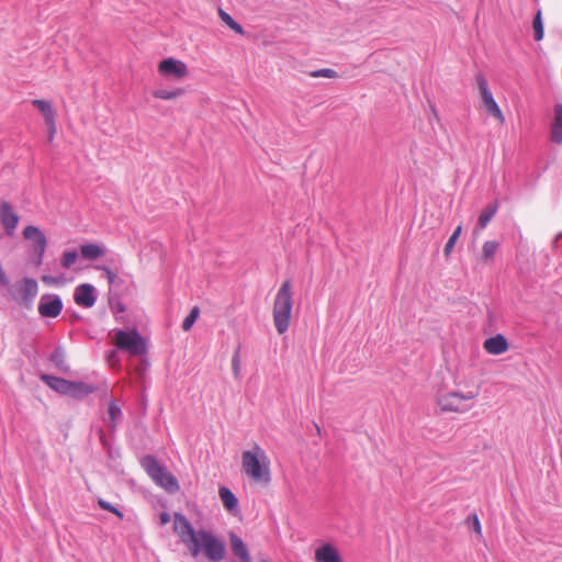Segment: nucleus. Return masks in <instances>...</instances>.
Segmentation results:
<instances>
[{
	"label": "nucleus",
	"mask_w": 562,
	"mask_h": 562,
	"mask_svg": "<svg viewBox=\"0 0 562 562\" xmlns=\"http://www.w3.org/2000/svg\"><path fill=\"white\" fill-rule=\"evenodd\" d=\"M173 531L191 557L198 558L203 553L209 562H222L225 558V543L209 530H194L190 520L180 513L173 515Z\"/></svg>",
	"instance_id": "f257e3e1"
},
{
	"label": "nucleus",
	"mask_w": 562,
	"mask_h": 562,
	"mask_svg": "<svg viewBox=\"0 0 562 562\" xmlns=\"http://www.w3.org/2000/svg\"><path fill=\"white\" fill-rule=\"evenodd\" d=\"M243 471L255 482L268 484L270 476V461L266 451L255 445L251 450L241 454Z\"/></svg>",
	"instance_id": "f03ea898"
},
{
	"label": "nucleus",
	"mask_w": 562,
	"mask_h": 562,
	"mask_svg": "<svg viewBox=\"0 0 562 562\" xmlns=\"http://www.w3.org/2000/svg\"><path fill=\"white\" fill-rule=\"evenodd\" d=\"M292 306L291 283L286 280L278 290L273 303V323L280 335L284 334L289 328Z\"/></svg>",
	"instance_id": "7ed1b4c3"
},
{
	"label": "nucleus",
	"mask_w": 562,
	"mask_h": 562,
	"mask_svg": "<svg viewBox=\"0 0 562 562\" xmlns=\"http://www.w3.org/2000/svg\"><path fill=\"white\" fill-rule=\"evenodd\" d=\"M140 464L151 480L167 492L175 493L179 490L177 479L155 457H144Z\"/></svg>",
	"instance_id": "20e7f679"
},
{
	"label": "nucleus",
	"mask_w": 562,
	"mask_h": 562,
	"mask_svg": "<svg viewBox=\"0 0 562 562\" xmlns=\"http://www.w3.org/2000/svg\"><path fill=\"white\" fill-rule=\"evenodd\" d=\"M114 344L131 356H143L147 352L146 341L137 329H117L114 334Z\"/></svg>",
	"instance_id": "39448f33"
},
{
	"label": "nucleus",
	"mask_w": 562,
	"mask_h": 562,
	"mask_svg": "<svg viewBox=\"0 0 562 562\" xmlns=\"http://www.w3.org/2000/svg\"><path fill=\"white\" fill-rule=\"evenodd\" d=\"M477 395V392L472 391L467 393L452 391L438 395L437 404L442 412L465 413L472 407L468 402Z\"/></svg>",
	"instance_id": "423d86ee"
},
{
	"label": "nucleus",
	"mask_w": 562,
	"mask_h": 562,
	"mask_svg": "<svg viewBox=\"0 0 562 562\" xmlns=\"http://www.w3.org/2000/svg\"><path fill=\"white\" fill-rule=\"evenodd\" d=\"M38 292L35 279L25 277L20 282L9 288L11 299L19 305L30 310Z\"/></svg>",
	"instance_id": "0eeeda50"
},
{
	"label": "nucleus",
	"mask_w": 562,
	"mask_h": 562,
	"mask_svg": "<svg viewBox=\"0 0 562 562\" xmlns=\"http://www.w3.org/2000/svg\"><path fill=\"white\" fill-rule=\"evenodd\" d=\"M476 83L480 90L482 103L485 111L487 112L488 115L495 117L501 124H503L505 122V117L488 88L487 80L485 79L484 76L477 75Z\"/></svg>",
	"instance_id": "6e6552de"
},
{
	"label": "nucleus",
	"mask_w": 562,
	"mask_h": 562,
	"mask_svg": "<svg viewBox=\"0 0 562 562\" xmlns=\"http://www.w3.org/2000/svg\"><path fill=\"white\" fill-rule=\"evenodd\" d=\"M37 310L42 317L55 318L63 311V301L57 294H43Z\"/></svg>",
	"instance_id": "1a4fd4ad"
},
{
	"label": "nucleus",
	"mask_w": 562,
	"mask_h": 562,
	"mask_svg": "<svg viewBox=\"0 0 562 562\" xmlns=\"http://www.w3.org/2000/svg\"><path fill=\"white\" fill-rule=\"evenodd\" d=\"M20 216L13 205L8 201L0 202V223L8 236H13L19 224Z\"/></svg>",
	"instance_id": "9d476101"
},
{
	"label": "nucleus",
	"mask_w": 562,
	"mask_h": 562,
	"mask_svg": "<svg viewBox=\"0 0 562 562\" xmlns=\"http://www.w3.org/2000/svg\"><path fill=\"white\" fill-rule=\"evenodd\" d=\"M23 236L25 239L33 240V250L37 256V263H42L47 246V239L44 233L38 227L29 225L23 229Z\"/></svg>",
	"instance_id": "9b49d317"
},
{
	"label": "nucleus",
	"mask_w": 562,
	"mask_h": 562,
	"mask_svg": "<svg viewBox=\"0 0 562 562\" xmlns=\"http://www.w3.org/2000/svg\"><path fill=\"white\" fill-rule=\"evenodd\" d=\"M158 71L165 77L182 79L188 75V67L183 61L169 57L159 63Z\"/></svg>",
	"instance_id": "f8f14e48"
},
{
	"label": "nucleus",
	"mask_w": 562,
	"mask_h": 562,
	"mask_svg": "<svg viewBox=\"0 0 562 562\" xmlns=\"http://www.w3.org/2000/svg\"><path fill=\"white\" fill-rule=\"evenodd\" d=\"M74 301L81 307H92L97 302L95 288L90 283L77 285L74 292Z\"/></svg>",
	"instance_id": "ddd939ff"
},
{
	"label": "nucleus",
	"mask_w": 562,
	"mask_h": 562,
	"mask_svg": "<svg viewBox=\"0 0 562 562\" xmlns=\"http://www.w3.org/2000/svg\"><path fill=\"white\" fill-rule=\"evenodd\" d=\"M229 544L232 553L236 558H238L241 562H251V557L246 543L235 532H229Z\"/></svg>",
	"instance_id": "4468645a"
},
{
	"label": "nucleus",
	"mask_w": 562,
	"mask_h": 562,
	"mask_svg": "<svg viewBox=\"0 0 562 562\" xmlns=\"http://www.w3.org/2000/svg\"><path fill=\"white\" fill-rule=\"evenodd\" d=\"M553 121L550 127V139L551 142L561 145L562 144V103H558L553 108Z\"/></svg>",
	"instance_id": "2eb2a0df"
},
{
	"label": "nucleus",
	"mask_w": 562,
	"mask_h": 562,
	"mask_svg": "<svg viewBox=\"0 0 562 562\" xmlns=\"http://www.w3.org/2000/svg\"><path fill=\"white\" fill-rule=\"evenodd\" d=\"M483 346L486 352L495 356L502 355L508 350L507 339L502 334L487 338Z\"/></svg>",
	"instance_id": "dca6fc26"
},
{
	"label": "nucleus",
	"mask_w": 562,
	"mask_h": 562,
	"mask_svg": "<svg viewBox=\"0 0 562 562\" xmlns=\"http://www.w3.org/2000/svg\"><path fill=\"white\" fill-rule=\"evenodd\" d=\"M41 380L55 392L67 395L69 393L70 382L69 380L58 378L49 374H42Z\"/></svg>",
	"instance_id": "f3484780"
},
{
	"label": "nucleus",
	"mask_w": 562,
	"mask_h": 562,
	"mask_svg": "<svg viewBox=\"0 0 562 562\" xmlns=\"http://www.w3.org/2000/svg\"><path fill=\"white\" fill-rule=\"evenodd\" d=\"M316 562H340L338 550L330 543H326L315 551Z\"/></svg>",
	"instance_id": "a211bd4d"
},
{
	"label": "nucleus",
	"mask_w": 562,
	"mask_h": 562,
	"mask_svg": "<svg viewBox=\"0 0 562 562\" xmlns=\"http://www.w3.org/2000/svg\"><path fill=\"white\" fill-rule=\"evenodd\" d=\"M95 391H97V387L94 385H91V384H88L85 382H80V381H71L70 387H69V393H67V395L72 398H76V400H81V398L94 393Z\"/></svg>",
	"instance_id": "6ab92c4d"
},
{
	"label": "nucleus",
	"mask_w": 562,
	"mask_h": 562,
	"mask_svg": "<svg viewBox=\"0 0 562 562\" xmlns=\"http://www.w3.org/2000/svg\"><path fill=\"white\" fill-rule=\"evenodd\" d=\"M105 250L104 246L98 244H85L80 246V254L82 258L87 260H97L104 256Z\"/></svg>",
	"instance_id": "aec40b11"
},
{
	"label": "nucleus",
	"mask_w": 562,
	"mask_h": 562,
	"mask_svg": "<svg viewBox=\"0 0 562 562\" xmlns=\"http://www.w3.org/2000/svg\"><path fill=\"white\" fill-rule=\"evenodd\" d=\"M50 361L60 372L68 373L70 371V367L66 362V355L63 348L58 347L52 352Z\"/></svg>",
	"instance_id": "412c9836"
},
{
	"label": "nucleus",
	"mask_w": 562,
	"mask_h": 562,
	"mask_svg": "<svg viewBox=\"0 0 562 562\" xmlns=\"http://www.w3.org/2000/svg\"><path fill=\"white\" fill-rule=\"evenodd\" d=\"M33 105L44 115L45 123H52V120L55 119V111L52 104L46 100H33Z\"/></svg>",
	"instance_id": "4be33fe9"
},
{
	"label": "nucleus",
	"mask_w": 562,
	"mask_h": 562,
	"mask_svg": "<svg viewBox=\"0 0 562 562\" xmlns=\"http://www.w3.org/2000/svg\"><path fill=\"white\" fill-rule=\"evenodd\" d=\"M498 209L497 202L488 204L480 214L477 220V226L485 228L491 220L494 217Z\"/></svg>",
	"instance_id": "5701e85b"
},
{
	"label": "nucleus",
	"mask_w": 562,
	"mask_h": 562,
	"mask_svg": "<svg viewBox=\"0 0 562 562\" xmlns=\"http://www.w3.org/2000/svg\"><path fill=\"white\" fill-rule=\"evenodd\" d=\"M218 493L221 501L226 509L233 510L237 507L238 499L228 487H221Z\"/></svg>",
	"instance_id": "b1692460"
},
{
	"label": "nucleus",
	"mask_w": 562,
	"mask_h": 562,
	"mask_svg": "<svg viewBox=\"0 0 562 562\" xmlns=\"http://www.w3.org/2000/svg\"><path fill=\"white\" fill-rule=\"evenodd\" d=\"M498 243L494 240H486L482 247V260L484 263H488L495 257L498 249Z\"/></svg>",
	"instance_id": "393cba45"
},
{
	"label": "nucleus",
	"mask_w": 562,
	"mask_h": 562,
	"mask_svg": "<svg viewBox=\"0 0 562 562\" xmlns=\"http://www.w3.org/2000/svg\"><path fill=\"white\" fill-rule=\"evenodd\" d=\"M532 29H533V37L537 42L541 41L544 35V27H543V21H542V12L540 9L537 10L533 21H532Z\"/></svg>",
	"instance_id": "a878e982"
},
{
	"label": "nucleus",
	"mask_w": 562,
	"mask_h": 562,
	"mask_svg": "<svg viewBox=\"0 0 562 562\" xmlns=\"http://www.w3.org/2000/svg\"><path fill=\"white\" fill-rule=\"evenodd\" d=\"M184 93V89L176 88L173 90L158 89L153 92V95L161 100L176 99Z\"/></svg>",
	"instance_id": "bb28decb"
},
{
	"label": "nucleus",
	"mask_w": 562,
	"mask_h": 562,
	"mask_svg": "<svg viewBox=\"0 0 562 562\" xmlns=\"http://www.w3.org/2000/svg\"><path fill=\"white\" fill-rule=\"evenodd\" d=\"M218 14H220V18L221 20L229 27L232 29L234 32H236L237 34H240V35H244L245 34V31L243 29V26L237 23L227 12H225L224 10L220 9L218 11Z\"/></svg>",
	"instance_id": "cd10ccee"
},
{
	"label": "nucleus",
	"mask_w": 562,
	"mask_h": 562,
	"mask_svg": "<svg viewBox=\"0 0 562 562\" xmlns=\"http://www.w3.org/2000/svg\"><path fill=\"white\" fill-rule=\"evenodd\" d=\"M108 414H109V419H110V423H111L110 427L112 429H114L116 422L122 416L121 407L114 401H111L109 403Z\"/></svg>",
	"instance_id": "c85d7f7f"
},
{
	"label": "nucleus",
	"mask_w": 562,
	"mask_h": 562,
	"mask_svg": "<svg viewBox=\"0 0 562 562\" xmlns=\"http://www.w3.org/2000/svg\"><path fill=\"white\" fill-rule=\"evenodd\" d=\"M199 315H200V308L198 306H193L192 310L190 311L189 315L182 322V326H181L182 329L184 331L190 330L192 328V326L194 325V323L196 322Z\"/></svg>",
	"instance_id": "c756f323"
},
{
	"label": "nucleus",
	"mask_w": 562,
	"mask_h": 562,
	"mask_svg": "<svg viewBox=\"0 0 562 562\" xmlns=\"http://www.w3.org/2000/svg\"><path fill=\"white\" fill-rule=\"evenodd\" d=\"M461 232H462V226L459 225V226H457V228L454 229L452 235L449 237V239L445 246V250H443L446 257H448L452 252L453 247H454L458 238L461 235Z\"/></svg>",
	"instance_id": "7c9ffc66"
},
{
	"label": "nucleus",
	"mask_w": 562,
	"mask_h": 562,
	"mask_svg": "<svg viewBox=\"0 0 562 562\" xmlns=\"http://www.w3.org/2000/svg\"><path fill=\"white\" fill-rule=\"evenodd\" d=\"M78 259V252L76 250H66L61 257V267L69 269Z\"/></svg>",
	"instance_id": "2f4dec72"
},
{
	"label": "nucleus",
	"mask_w": 562,
	"mask_h": 562,
	"mask_svg": "<svg viewBox=\"0 0 562 562\" xmlns=\"http://www.w3.org/2000/svg\"><path fill=\"white\" fill-rule=\"evenodd\" d=\"M232 371L235 378L239 376L240 373V346H238L232 358Z\"/></svg>",
	"instance_id": "473e14b6"
},
{
	"label": "nucleus",
	"mask_w": 562,
	"mask_h": 562,
	"mask_svg": "<svg viewBox=\"0 0 562 562\" xmlns=\"http://www.w3.org/2000/svg\"><path fill=\"white\" fill-rule=\"evenodd\" d=\"M98 505L104 509V510H108L112 514H114L115 516H117L119 518H123V513L115 506H113L111 503L102 499V498H99L98 499Z\"/></svg>",
	"instance_id": "72a5a7b5"
},
{
	"label": "nucleus",
	"mask_w": 562,
	"mask_h": 562,
	"mask_svg": "<svg viewBox=\"0 0 562 562\" xmlns=\"http://www.w3.org/2000/svg\"><path fill=\"white\" fill-rule=\"evenodd\" d=\"M310 75L313 78H318V77L336 78L337 77V72L330 68H323V69L314 70Z\"/></svg>",
	"instance_id": "f704fd0d"
},
{
	"label": "nucleus",
	"mask_w": 562,
	"mask_h": 562,
	"mask_svg": "<svg viewBox=\"0 0 562 562\" xmlns=\"http://www.w3.org/2000/svg\"><path fill=\"white\" fill-rule=\"evenodd\" d=\"M99 269L105 273V277H106V279H108L109 284H111V285H112V284H114V283H115L116 279H117L116 273H114V272H113L109 267H106V266L99 267Z\"/></svg>",
	"instance_id": "c9c22d12"
},
{
	"label": "nucleus",
	"mask_w": 562,
	"mask_h": 562,
	"mask_svg": "<svg viewBox=\"0 0 562 562\" xmlns=\"http://www.w3.org/2000/svg\"><path fill=\"white\" fill-rule=\"evenodd\" d=\"M47 127H48V132H49V140H52L54 138V135L56 133V121L55 119L52 120V123H46Z\"/></svg>",
	"instance_id": "e433bc0d"
},
{
	"label": "nucleus",
	"mask_w": 562,
	"mask_h": 562,
	"mask_svg": "<svg viewBox=\"0 0 562 562\" xmlns=\"http://www.w3.org/2000/svg\"><path fill=\"white\" fill-rule=\"evenodd\" d=\"M472 527L475 532H481V524L476 515L472 516Z\"/></svg>",
	"instance_id": "4c0bfd02"
},
{
	"label": "nucleus",
	"mask_w": 562,
	"mask_h": 562,
	"mask_svg": "<svg viewBox=\"0 0 562 562\" xmlns=\"http://www.w3.org/2000/svg\"><path fill=\"white\" fill-rule=\"evenodd\" d=\"M159 520L161 525H167L170 521V515L167 512H162L159 515Z\"/></svg>",
	"instance_id": "58836bf2"
},
{
	"label": "nucleus",
	"mask_w": 562,
	"mask_h": 562,
	"mask_svg": "<svg viewBox=\"0 0 562 562\" xmlns=\"http://www.w3.org/2000/svg\"><path fill=\"white\" fill-rule=\"evenodd\" d=\"M42 281L47 283V284H52V283H56L57 282L56 278L50 277V276H43L42 277Z\"/></svg>",
	"instance_id": "ea45409f"
},
{
	"label": "nucleus",
	"mask_w": 562,
	"mask_h": 562,
	"mask_svg": "<svg viewBox=\"0 0 562 562\" xmlns=\"http://www.w3.org/2000/svg\"><path fill=\"white\" fill-rule=\"evenodd\" d=\"M431 110H432L434 116H435L436 119H438V114H437L436 109L432 106V108H431Z\"/></svg>",
	"instance_id": "a19ab883"
},
{
	"label": "nucleus",
	"mask_w": 562,
	"mask_h": 562,
	"mask_svg": "<svg viewBox=\"0 0 562 562\" xmlns=\"http://www.w3.org/2000/svg\"><path fill=\"white\" fill-rule=\"evenodd\" d=\"M558 237H562V234H559V236H558ZM557 239H559V238H557ZM555 243L558 244V240H555Z\"/></svg>",
	"instance_id": "79ce46f5"
},
{
	"label": "nucleus",
	"mask_w": 562,
	"mask_h": 562,
	"mask_svg": "<svg viewBox=\"0 0 562 562\" xmlns=\"http://www.w3.org/2000/svg\"><path fill=\"white\" fill-rule=\"evenodd\" d=\"M261 562H268V561L263 559V560H261Z\"/></svg>",
	"instance_id": "37998d69"
},
{
	"label": "nucleus",
	"mask_w": 562,
	"mask_h": 562,
	"mask_svg": "<svg viewBox=\"0 0 562 562\" xmlns=\"http://www.w3.org/2000/svg\"><path fill=\"white\" fill-rule=\"evenodd\" d=\"M340 562H342V561H340Z\"/></svg>",
	"instance_id": "c03bdc74"
}]
</instances>
